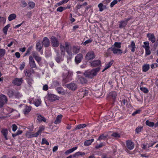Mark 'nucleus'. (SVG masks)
<instances>
[{"label":"nucleus","mask_w":158,"mask_h":158,"mask_svg":"<svg viewBox=\"0 0 158 158\" xmlns=\"http://www.w3.org/2000/svg\"><path fill=\"white\" fill-rule=\"evenodd\" d=\"M60 47L61 54L64 55L65 51H66L69 56L68 58V59H71L72 55L71 50V47L70 44L67 42H65L64 45H62L60 44Z\"/></svg>","instance_id":"f257e3e1"},{"label":"nucleus","mask_w":158,"mask_h":158,"mask_svg":"<svg viewBox=\"0 0 158 158\" xmlns=\"http://www.w3.org/2000/svg\"><path fill=\"white\" fill-rule=\"evenodd\" d=\"M100 70V68L98 67L94 69L91 70H88L85 72L84 74L85 76L89 78H92L96 76L97 73Z\"/></svg>","instance_id":"f03ea898"},{"label":"nucleus","mask_w":158,"mask_h":158,"mask_svg":"<svg viewBox=\"0 0 158 158\" xmlns=\"http://www.w3.org/2000/svg\"><path fill=\"white\" fill-rule=\"evenodd\" d=\"M95 57V55L94 52L93 51H89L87 53L85 58L86 60H93Z\"/></svg>","instance_id":"7ed1b4c3"},{"label":"nucleus","mask_w":158,"mask_h":158,"mask_svg":"<svg viewBox=\"0 0 158 158\" xmlns=\"http://www.w3.org/2000/svg\"><path fill=\"white\" fill-rule=\"evenodd\" d=\"M7 102V98L6 96L3 94L1 95L0 96V108L2 107Z\"/></svg>","instance_id":"20e7f679"},{"label":"nucleus","mask_w":158,"mask_h":158,"mask_svg":"<svg viewBox=\"0 0 158 158\" xmlns=\"http://www.w3.org/2000/svg\"><path fill=\"white\" fill-rule=\"evenodd\" d=\"M51 44L52 46L57 47L59 45V41L57 38L54 36H52L50 38Z\"/></svg>","instance_id":"39448f33"},{"label":"nucleus","mask_w":158,"mask_h":158,"mask_svg":"<svg viewBox=\"0 0 158 158\" xmlns=\"http://www.w3.org/2000/svg\"><path fill=\"white\" fill-rule=\"evenodd\" d=\"M110 50L112 51L114 54L121 55L123 53V51L122 50L119 48H116L115 47H111L110 48H109L108 49V52L110 51Z\"/></svg>","instance_id":"423d86ee"},{"label":"nucleus","mask_w":158,"mask_h":158,"mask_svg":"<svg viewBox=\"0 0 158 158\" xmlns=\"http://www.w3.org/2000/svg\"><path fill=\"white\" fill-rule=\"evenodd\" d=\"M132 18L130 17L125 19L124 21H121L119 22V27L120 28H124L127 25V23L128 21L131 19Z\"/></svg>","instance_id":"0eeeda50"},{"label":"nucleus","mask_w":158,"mask_h":158,"mask_svg":"<svg viewBox=\"0 0 158 158\" xmlns=\"http://www.w3.org/2000/svg\"><path fill=\"white\" fill-rule=\"evenodd\" d=\"M66 87L69 89L74 91L77 88V85L73 83H71L66 85Z\"/></svg>","instance_id":"6e6552de"},{"label":"nucleus","mask_w":158,"mask_h":158,"mask_svg":"<svg viewBox=\"0 0 158 158\" xmlns=\"http://www.w3.org/2000/svg\"><path fill=\"white\" fill-rule=\"evenodd\" d=\"M90 63L91 66L92 67H98V68L100 65H101V61L98 60H93ZM99 68H100L99 67Z\"/></svg>","instance_id":"1a4fd4ad"},{"label":"nucleus","mask_w":158,"mask_h":158,"mask_svg":"<svg viewBox=\"0 0 158 158\" xmlns=\"http://www.w3.org/2000/svg\"><path fill=\"white\" fill-rule=\"evenodd\" d=\"M23 80L22 78H16L14 79L12 81V83L16 85L19 86L22 83Z\"/></svg>","instance_id":"9d476101"},{"label":"nucleus","mask_w":158,"mask_h":158,"mask_svg":"<svg viewBox=\"0 0 158 158\" xmlns=\"http://www.w3.org/2000/svg\"><path fill=\"white\" fill-rule=\"evenodd\" d=\"M126 146L129 150H131L134 147V143L131 140H127L126 142Z\"/></svg>","instance_id":"9b49d317"},{"label":"nucleus","mask_w":158,"mask_h":158,"mask_svg":"<svg viewBox=\"0 0 158 158\" xmlns=\"http://www.w3.org/2000/svg\"><path fill=\"white\" fill-rule=\"evenodd\" d=\"M29 64L32 68H35L36 67L35 61L31 56H30L29 57Z\"/></svg>","instance_id":"f8f14e48"},{"label":"nucleus","mask_w":158,"mask_h":158,"mask_svg":"<svg viewBox=\"0 0 158 158\" xmlns=\"http://www.w3.org/2000/svg\"><path fill=\"white\" fill-rule=\"evenodd\" d=\"M43 45L46 48L48 47L50 44L49 40L47 37L43 38L42 41H41Z\"/></svg>","instance_id":"ddd939ff"},{"label":"nucleus","mask_w":158,"mask_h":158,"mask_svg":"<svg viewBox=\"0 0 158 158\" xmlns=\"http://www.w3.org/2000/svg\"><path fill=\"white\" fill-rule=\"evenodd\" d=\"M116 96L117 94L116 92L114 91H112L109 93L108 97L110 98H111L113 102H115Z\"/></svg>","instance_id":"4468645a"},{"label":"nucleus","mask_w":158,"mask_h":158,"mask_svg":"<svg viewBox=\"0 0 158 158\" xmlns=\"http://www.w3.org/2000/svg\"><path fill=\"white\" fill-rule=\"evenodd\" d=\"M82 58L83 56L82 54L79 53L77 54L75 58V61L76 63L78 64L81 62Z\"/></svg>","instance_id":"2eb2a0df"},{"label":"nucleus","mask_w":158,"mask_h":158,"mask_svg":"<svg viewBox=\"0 0 158 158\" xmlns=\"http://www.w3.org/2000/svg\"><path fill=\"white\" fill-rule=\"evenodd\" d=\"M147 36L149 40L151 41L152 43H154L156 41V38L154 35L152 34L148 33Z\"/></svg>","instance_id":"dca6fc26"},{"label":"nucleus","mask_w":158,"mask_h":158,"mask_svg":"<svg viewBox=\"0 0 158 158\" xmlns=\"http://www.w3.org/2000/svg\"><path fill=\"white\" fill-rule=\"evenodd\" d=\"M59 99V97L53 94L50 95L49 96V100L51 102L55 101L56 100H58Z\"/></svg>","instance_id":"f3484780"},{"label":"nucleus","mask_w":158,"mask_h":158,"mask_svg":"<svg viewBox=\"0 0 158 158\" xmlns=\"http://www.w3.org/2000/svg\"><path fill=\"white\" fill-rule=\"evenodd\" d=\"M43 45L40 40H39L36 44V49L40 51L42 48Z\"/></svg>","instance_id":"a211bd4d"},{"label":"nucleus","mask_w":158,"mask_h":158,"mask_svg":"<svg viewBox=\"0 0 158 158\" xmlns=\"http://www.w3.org/2000/svg\"><path fill=\"white\" fill-rule=\"evenodd\" d=\"M128 47L131 48L132 52H135L136 47L135 44L133 41L131 42V44L130 45L128 46Z\"/></svg>","instance_id":"6ab92c4d"},{"label":"nucleus","mask_w":158,"mask_h":158,"mask_svg":"<svg viewBox=\"0 0 158 158\" xmlns=\"http://www.w3.org/2000/svg\"><path fill=\"white\" fill-rule=\"evenodd\" d=\"M62 117L63 116L61 114L58 115L56 118V120L54 122L55 124H57L60 123L61 121Z\"/></svg>","instance_id":"aec40b11"},{"label":"nucleus","mask_w":158,"mask_h":158,"mask_svg":"<svg viewBox=\"0 0 158 158\" xmlns=\"http://www.w3.org/2000/svg\"><path fill=\"white\" fill-rule=\"evenodd\" d=\"M31 110V107L26 106L23 110V113L25 115L28 114Z\"/></svg>","instance_id":"412c9836"},{"label":"nucleus","mask_w":158,"mask_h":158,"mask_svg":"<svg viewBox=\"0 0 158 158\" xmlns=\"http://www.w3.org/2000/svg\"><path fill=\"white\" fill-rule=\"evenodd\" d=\"M67 73L66 71H65L64 72H63L62 74V77H63L62 81L64 84L66 83L67 82L69 81L68 78H64V76H65V77L66 76H67Z\"/></svg>","instance_id":"4be33fe9"},{"label":"nucleus","mask_w":158,"mask_h":158,"mask_svg":"<svg viewBox=\"0 0 158 158\" xmlns=\"http://www.w3.org/2000/svg\"><path fill=\"white\" fill-rule=\"evenodd\" d=\"M1 132L2 134L4 136L6 140H7L8 139V138L7 137V135L8 134V131H7V129H2Z\"/></svg>","instance_id":"5701e85b"},{"label":"nucleus","mask_w":158,"mask_h":158,"mask_svg":"<svg viewBox=\"0 0 158 158\" xmlns=\"http://www.w3.org/2000/svg\"><path fill=\"white\" fill-rule=\"evenodd\" d=\"M80 47L79 46H73L72 48L73 52L75 54H77L80 52Z\"/></svg>","instance_id":"b1692460"},{"label":"nucleus","mask_w":158,"mask_h":158,"mask_svg":"<svg viewBox=\"0 0 158 158\" xmlns=\"http://www.w3.org/2000/svg\"><path fill=\"white\" fill-rule=\"evenodd\" d=\"M113 62L114 61L113 60H112L106 64V65L105 68L102 71V72H104L105 70L109 68L113 64Z\"/></svg>","instance_id":"393cba45"},{"label":"nucleus","mask_w":158,"mask_h":158,"mask_svg":"<svg viewBox=\"0 0 158 158\" xmlns=\"http://www.w3.org/2000/svg\"><path fill=\"white\" fill-rule=\"evenodd\" d=\"M56 61L58 63H60V62L63 60L61 55H59V53H57V56L55 58Z\"/></svg>","instance_id":"a878e982"},{"label":"nucleus","mask_w":158,"mask_h":158,"mask_svg":"<svg viewBox=\"0 0 158 158\" xmlns=\"http://www.w3.org/2000/svg\"><path fill=\"white\" fill-rule=\"evenodd\" d=\"M94 139H91L86 140L84 142V145L85 146H88L90 145L94 141Z\"/></svg>","instance_id":"bb28decb"},{"label":"nucleus","mask_w":158,"mask_h":158,"mask_svg":"<svg viewBox=\"0 0 158 158\" xmlns=\"http://www.w3.org/2000/svg\"><path fill=\"white\" fill-rule=\"evenodd\" d=\"M14 91L12 89H8L7 90V94L10 98H12L14 95Z\"/></svg>","instance_id":"cd10ccee"},{"label":"nucleus","mask_w":158,"mask_h":158,"mask_svg":"<svg viewBox=\"0 0 158 158\" xmlns=\"http://www.w3.org/2000/svg\"><path fill=\"white\" fill-rule=\"evenodd\" d=\"M86 126V125L85 124H79L77 125L76 127L73 130V131H75L76 130L79 129L81 128H83L84 127H85Z\"/></svg>","instance_id":"c85d7f7f"},{"label":"nucleus","mask_w":158,"mask_h":158,"mask_svg":"<svg viewBox=\"0 0 158 158\" xmlns=\"http://www.w3.org/2000/svg\"><path fill=\"white\" fill-rule=\"evenodd\" d=\"M24 72L25 73L27 78L32 77L31 73L29 70H28L27 69H25L24 71Z\"/></svg>","instance_id":"c756f323"},{"label":"nucleus","mask_w":158,"mask_h":158,"mask_svg":"<svg viewBox=\"0 0 158 158\" xmlns=\"http://www.w3.org/2000/svg\"><path fill=\"white\" fill-rule=\"evenodd\" d=\"M79 80L82 84L86 83L87 82V80L83 77H80L79 78Z\"/></svg>","instance_id":"7c9ffc66"},{"label":"nucleus","mask_w":158,"mask_h":158,"mask_svg":"<svg viewBox=\"0 0 158 158\" xmlns=\"http://www.w3.org/2000/svg\"><path fill=\"white\" fill-rule=\"evenodd\" d=\"M98 7L99 10H103V9H107L106 5H104L103 3H101L98 5Z\"/></svg>","instance_id":"2f4dec72"},{"label":"nucleus","mask_w":158,"mask_h":158,"mask_svg":"<svg viewBox=\"0 0 158 158\" xmlns=\"http://www.w3.org/2000/svg\"><path fill=\"white\" fill-rule=\"evenodd\" d=\"M149 64H144L143 66V71L144 72H146L149 70Z\"/></svg>","instance_id":"473e14b6"},{"label":"nucleus","mask_w":158,"mask_h":158,"mask_svg":"<svg viewBox=\"0 0 158 158\" xmlns=\"http://www.w3.org/2000/svg\"><path fill=\"white\" fill-rule=\"evenodd\" d=\"M121 43L115 42L112 47L119 48H121Z\"/></svg>","instance_id":"72a5a7b5"},{"label":"nucleus","mask_w":158,"mask_h":158,"mask_svg":"<svg viewBox=\"0 0 158 158\" xmlns=\"http://www.w3.org/2000/svg\"><path fill=\"white\" fill-rule=\"evenodd\" d=\"M16 17V15L15 14H11L8 17V20L9 21H11V20L15 19Z\"/></svg>","instance_id":"f704fd0d"},{"label":"nucleus","mask_w":158,"mask_h":158,"mask_svg":"<svg viewBox=\"0 0 158 158\" xmlns=\"http://www.w3.org/2000/svg\"><path fill=\"white\" fill-rule=\"evenodd\" d=\"M85 154V152H76L75 154H74L73 155V156L74 157H75L76 156H82L84 155Z\"/></svg>","instance_id":"c9c22d12"},{"label":"nucleus","mask_w":158,"mask_h":158,"mask_svg":"<svg viewBox=\"0 0 158 158\" xmlns=\"http://www.w3.org/2000/svg\"><path fill=\"white\" fill-rule=\"evenodd\" d=\"M144 45L142 46V47L145 48V49H150L149 44L148 42H145L143 43Z\"/></svg>","instance_id":"e433bc0d"},{"label":"nucleus","mask_w":158,"mask_h":158,"mask_svg":"<svg viewBox=\"0 0 158 158\" xmlns=\"http://www.w3.org/2000/svg\"><path fill=\"white\" fill-rule=\"evenodd\" d=\"M71 6L70 5H68L66 7L60 6L56 10H64L67 9H70Z\"/></svg>","instance_id":"4c0bfd02"},{"label":"nucleus","mask_w":158,"mask_h":158,"mask_svg":"<svg viewBox=\"0 0 158 158\" xmlns=\"http://www.w3.org/2000/svg\"><path fill=\"white\" fill-rule=\"evenodd\" d=\"M60 85V83L56 81H54L52 82V85L53 87H56Z\"/></svg>","instance_id":"58836bf2"},{"label":"nucleus","mask_w":158,"mask_h":158,"mask_svg":"<svg viewBox=\"0 0 158 158\" xmlns=\"http://www.w3.org/2000/svg\"><path fill=\"white\" fill-rule=\"evenodd\" d=\"M27 83L30 86H31L32 84H33V80L32 78V77H29L27 78Z\"/></svg>","instance_id":"ea45409f"},{"label":"nucleus","mask_w":158,"mask_h":158,"mask_svg":"<svg viewBox=\"0 0 158 158\" xmlns=\"http://www.w3.org/2000/svg\"><path fill=\"white\" fill-rule=\"evenodd\" d=\"M10 26V24H8L6 26H5L3 28V31L4 32V33L5 34H7V30L8 29V28Z\"/></svg>","instance_id":"a19ab883"},{"label":"nucleus","mask_w":158,"mask_h":158,"mask_svg":"<svg viewBox=\"0 0 158 158\" xmlns=\"http://www.w3.org/2000/svg\"><path fill=\"white\" fill-rule=\"evenodd\" d=\"M14 95L15 97L17 98H19L21 96V94L17 91H14Z\"/></svg>","instance_id":"79ce46f5"},{"label":"nucleus","mask_w":158,"mask_h":158,"mask_svg":"<svg viewBox=\"0 0 158 158\" xmlns=\"http://www.w3.org/2000/svg\"><path fill=\"white\" fill-rule=\"evenodd\" d=\"M145 123L147 125L150 127H153L154 125V123L153 122H150L148 120H147L146 121Z\"/></svg>","instance_id":"37998d69"},{"label":"nucleus","mask_w":158,"mask_h":158,"mask_svg":"<svg viewBox=\"0 0 158 158\" xmlns=\"http://www.w3.org/2000/svg\"><path fill=\"white\" fill-rule=\"evenodd\" d=\"M66 71L67 74V76H66L65 77V76H64V78L65 77V78H68V80H69L70 79V77L72 76L73 73L71 72L67 71Z\"/></svg>","instance_id":"c03bdc74"},{"label":"nucleus","mask_w":158,"mask_h":158,"mask_svg":"<svg viewBox=\"0 0 158 158\" xmlns=\"http://www.w3.org/2000/svg\"><path fill=\"white\" fill-rule=\"evenodd\" d=\"M41 103L40 100L39 99H36L34 102L35 105L37 107L40 106Z\"/></svg>","instance_id":"a18cd8bd"},{"label":"nucleus","mask_w":158,"mask_h":158,"mask_svg":"<svg viewBox=\"0 0 158 158\" xmlns=\"http://www.w3.org/2000/svg\"><path fill=\"white\" fill-rule=\"evenodd\" d=\"M38 119L40 121H44L45 122L46 121L45 119V118L43 117L41 115H39L38 116Z\"/></svg>","instance_id":"49530a36"},{"label":"nucleus","mask_w":158,"mask_h":158,"mask_svg":"<svg viewBox=\"0 0 158 158\" xmlns=\"http://www.w3.org/2000/svg\"><path fill=\"white\" fill-rule=\"evenodd\" d=\"M56 90L59 94H61L63 92V88L61 87H59L57 88Z\"/></svg>","instance_id":"de8ad7c7"},{"label":"nucleus","mask_w":158,"mask_h":158,"mask_svg":"<svg viewBox=\"0 0 158 158\" xmlns=\"http://www.w3.org/2000/svg\"><path fill=\"white\" fill-rule=\"evenodd\" d=\"M143 128V127H138L135 130V132L137 133H139V132L141 131V130Z\"/></svg>","instance_id":"09e8293b"},{"label":"nucleus","mask_w":158,"mask_h":158,"mask_svg":"<svg viewBox=\"0 0 158 158\" xmlns=\"http://www.w3.org/2000/svg\"><path fill=\"white\" fill-rule=\"evenodd\" d=\"M5 53V50L4 49H0V56H4Z\"/></svg>","instance_id":"8fccbe9b"},{"label":"nucleus","mask_w":158,"mask_h":158,"mask_svg":"<svg viewBox=\"0 0 158 158\" xmlns=\"http://www.w3.org/2000/svg\"><path fill=\"white\" fill-rule=\"evenodd\" d=\"M140 89L144 93H147L148 92V89L147 88H146L145 87H140Z\"/></svg>","instance_id":"3c124183"},{"label":"nucleus","mask_w":158,"mask_h":158,"mask_svg":"<svg viewBox=\"0 0 158 158\" xmlns=\"http://www.w3.org/2000/svg\"><path fill=\"white\" fill-rule=\"evenodd\" d=\"M106 136H105L104 135H100L98 139V140H100L102 139L105 140L106 139Z\"/></svg>","instance_id":"603ef678"},{"label":"nucleus","mask_w":158,"mask_h":158,"mask_svg":"<svg viewBox=\"0 0 158 158\" xmlns=\"http://www.w3.org/2000/svg\"><path fill=\"white\" fill-rule=\"evenodd\" d=\"M111 136L116 138H119L120 136L119 134L116 133H113L112 134Z\"/></svg>","instance_id":"864d4df0"},{"label":"nucleus","mask_w":158,"mask_h":158,"mask_svg":"<svg viewBox=\"0 0 158 158\" xmlns=\"http://www.w3.org/2000/svg\"><path fill=\"white\" fill-rule=\"evenodd\" d=\"M29 6L31 7V8H33L35 6V3L33 2H29L28 3Z\"/></svg>","instance_id":"5fc2aeb1"},{"label":"nucleus","mask_w":158,"mask_h":158,"mask_svg":"<svg viewBox=\"0 0 158 158\" xmlns=\"http://www.w3.org/2000/svg\"><path fill=\"white\" fill-rule=\"evenodd\" d=\"M42 144H45L47 145H48L49 144V143L48 142V141L46 139L44 138L42 139Z\"/></svg>","instance_id":"6e6d98bb"},{"label":"nucleus","mask_w":158,"mask_h":158,"mask_svg":"<svg viewBox=\"0 0 158 158\" xmlns=\"http://www.w3.org/2000/svg\"><path fill=\"white\" fill-rule=\"evenodd\" d=\"M26 135L27 137L28 138H31V137H34V136H33V134H30V133L28 132H27L26 133Z\"/></svg>","instance_id":"4d7b16f0"},{"label":"nucleus","mask_w":158,"mask_h":158,"mask_svg":"<svg viewBox=\"0 0 158 158\" xmlns=\"http://www.w3.org/2000/svg\"><path fill=\"white\" fill-rule=\"evenodd\" d=\"M25 65V63L24 62H23L22 64H20L19 69L22 70L24 68Z\"/></svg>","instance_id":"13d9d810"},{"label":"nucleus","mask_w":158,"mask_h":158,"mask_svg":"<svg viewBox=\"0 0 158 158\" xmlns=\"http://www.w3.org/2000/svg\"><path fill=\"white\" fill-rule=\"evenodd\" d=\"M12 129L13 131H15L17 129V126L16 124H14L12 126Z\"/></svg>","instance_id":"bf43d9fd"},{"label":"nucleus","mask_w":158,"mask_h":158,"mask_svg":"<svg viewBox=\"0 0 158 158\" xmlns=\"http://www.w3.org/2000/svg\"><path fill=\"white\" fill-rule=\"evenodd\" d=\"M118 2V1L116 0H114L110 4V6L111 7H113L114 5L117 4Z\"/></svg>","instance_id":"052dcab7"},{"label":"nucleus","mask_w":158,"mask_h":158,"mask_svg":"<svg viewBox=\"0 0 158 158\" xmlns=\"http://www.w3.org/2000/svg\"><path fill=\"white\" fill-rule=\"evenodd\" d=\"M151 68L153 69L154 68H156L158 67V64L156 63H155L153 64H152L151 65Z\"/></svg>","instance_id":"680f3d73"},{"label":"nucleus","mask_w":158,"mask_h":158,"mask_svg":"<svg viewBox=\"0 0 158 158\" xmlns=\"http://www.w3.org/2000/svg\"><path fill=\"white\" fill-rule=\"evenodd\" d=\"M110 2V0H104L102 2L104 5H106H106L109 3Z\"/></svg>","instance_id":"e2e57ef3"},{"label":"nucleus","mask_w":158,"mask_h":158,"mask_svg":"<svg viewBox=\"0 0 158 158\" xmlns=\"http://www.w3.org/2000/svg\"><path fill=\"white\" fill-rule=\"evenodd\" d=\"M92 41V40H91L90 39H89V40H88L86 41H85L84 43L83 44L84 45H85L86 44L90 43H91Z\"/></svg>","instance_id":"0e129e2a"},{"label":"nucleus","mask_w":158,"mask_h":158,"mask_svg":"<svg viewBox=\"0 0 158 158\" xmlns=\"http://www.w3.org/2000/svg\"><path fill=\"white\" fill-rule=\"evenodd\" d=\"M41 130H39L38 131L36 132L35 134H33V136L34 137H37L39 134L41 133Z\"/></svg>","instance_id":"69168bd1"},{"label":"nucleus","mask_w":158,"mask_h":158,"mask_svg":"<svg viewBox=\"0 0 158 158\" xmlns=\"http://www.w3.org/2000/svg\"><path fill=\"white\" fill-rule=\"evenodd\" d=\"M35 59L38 62H40L41 60V58L38 56V55L35 56Z\"/></svg>","instance_id":"338daca9"},{"label":"nucleus","mask_w":158,"mask_h":158,"mask_svg":"<svg viewBox=\"0 0 158 158\" xmlns=\"http://www.w3.org/2000/svg\"><path fill=\"white\" fill-rule=\"evenodd\" d=\"M103 146V143H101L99 145H96L95 146V148L97 149L101 148Z\"/></svg>","instance_id":"774afa93"}]
</instances>
